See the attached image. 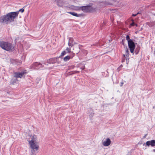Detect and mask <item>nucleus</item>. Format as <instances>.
Listing matches in <instances>:
<instances>
[{
  "label": "nucleus",
  "instance_id": "20e7f679",
  "mask_svg": "<svg viewBox=\"0 0 155 155\" xmlns=\"http://www.w3.org/2000/svg\"><path fill=\"white\" fill-rule=\"evenodd\" d=\"M126 39L127 41L128 47L130 52L134 54V52L136 46L133 40L130 39V36L128 35H127L126 36Z\"/></svg>",
  "mask_w": 155,
  "mask_h": 155
},
{
  "label": "nucleus",
  "instance_id": "0eeeda50",
  "mask_svg": "<svg viewBox=\"0 0 155 155\" xmlns=\"http://www.w3.org/2000/svg\"><path fill=\"white\" fill-rule=\"evenodd\" d=\"M44 66L40 63L35 62L31 65L32 68L38 70L40 68H42Z\"/></svg>",
  "mask_w": 155,
  "mask_h": 155
},
{
  "label": "nucleus",
  "instance_id": "a878e982",
  "mask_svg": "<svg viewBox=\"0 0 155 155\" xmlns=\"http://www.w3.org/2000/svg\"><path fill=\"white\" fill-rule=\"evenodd\" d=\"M128 59V60H129V58H127L126 59V62H127V64L128 63V61L127 60Z\"/></svg>",
  "mask_w": 155,
  "mask_h": 155
},
{
  "label": "nucleus",
  "instance_id": "2eb2a0df",
  "mask_svg": "<svg viewBox=\"0 0 155 155\" xmlns=\"http://www.w3.org/2000/svg\"><path fill=\"white\" fill-rule=\"evenodd\" d=\"M67 13L76 17H80L81 15V14H78L74 12H68Z\"/></svg>",
  "mask_w": 155,
  "mask_h": 155
},
{
  "label": "nucleus",
  "instance_id": "f03ea898",
  "mask_svg": "<svg viewBox=\"0 0 155 155\" xmlns=\"http://www.w3.org/2000/svg\"><path fill=\"white\" fill-rule=\"evenodd\" d=\"M0 46L3 49L7 51H12L15 50L14 47L12 44L8 42L0 41Z\"/></svg>",
  "mask_w": 155,
  "mask_h": 155
},
{
  "label": "nucleus",
  "instance_id": "dca6fc26",
  "mask_svg": "<svg viewBox=\"0 0 155 155\" xmlns=\"http://www.w3.org/2000/svg\"><path fill=\"white\" fill-rule=\"evenodd\" d=\"M17 81H18V80L16 78H12L11 80L10 83L12 84H14Z\"/></svg>",
  "mask_w": 155,
  "mask_h": 155
},
{
  "label": "nucleus",
  "instance_id": "6ab92c4d",
  "mask_svg": "<svg viewBox=\"0 0 155 155\" xmlns=\"http://www.w3.org/2000/svg\"><path fill=\"white\" fill-rule=\"evenodd\" d=\"M140 50V47H137L135 49V52L136 54H137Z\"/></svg>",
  "mask_w": 155,
  "mask_h": 155
},
{
  "label": "nucleus",
  "instance_id": "a211bd4d",
  "mask_svg": "<svg viewBox=\"0 0 155 155\" xmlns=\"http://www.w3.org/2000/svg\"><path fill=\"white\" fill-rule=\"evenodd\" d=\"M104 5L106 6H107L108 5H112L113 4L109 2H104Z\"/></svg>",
  "mask_w": 155,
  "mask_h": 155
},
{
  "label": "nucleus",
  "instance_id": "39448f33",
  "mask_svg": "<svg viewBox=\"0 0 155 155\" xmlns=\"http://www.w3.org/2000/svg\"><path fill=\"white\" fill-rule=\"evenodd\" d=\"M29 143L30 145V147L31 149V153L33 154L36 153L35 151L37 150L39 148L38 145H36L32 140L29 141Z\"/></svg>",
  "mask_w": 155,
  "mask_h": 155
},
{
  "label": "nucleus",
  "instance_id": "f257e3e1",
  "mask_svg": "<svg viewBox=\"0 0 155 155\" xmlns=\"http://www.w3.org/2000/svg\"><path fill=\"white\" fill-rule=\"evenodd\" d=\"M24 11V9L21 8L18 11L9 12L1 16L0 24H8L14 22L15 20L17 18L19 12L23 13Z\"/></svg>",
  "mask_w": 155,
  "mask_h": 155
},
{
  "label": "nucleus",
  "instance_id": "aec40b11",
  "mask_svg": "<svg viewBox=\"0 0 155 155\" xmlns=\"http://www.w3.org/2000/svg\"><path fill=\"white\" fill-rule=\"evenodd\" d=\"M31 140L33 142H34L36 140V137L35 135H34L31 137Z\"/></svg>",
  "mask_w": 155,
  "mask_h": 155
},
{
  "label": "nucleus",
  "instance_id": "4468645a",
  "mask_svg": "<svg viewBox=\"0 0 155 155\" xmlns=\"http://www.w3.org/2000/svg\"><path fill=\"white\" fill-rule=\"evenodd\" d=\"M124 48H125V54H124L123 56L124 57H125V56H126V57H128L129 56V51L128 49L126 46H124Z\"/></svg>",
  "mask_w": 155,
  "mask_h": 155
},
{
  "label": "nucleus",
  "instance_id": "7ed1b4c3",
  "mask_svg": "<svg viewBox=\"0 0 155 155\" xmlns=\"http://www.w3.org/2000/svg\"><path fill=\"white\" fill-rule=\"evenodd\" d=\"M72 8H71L75 10H80L81 9L83 12H87L92 11L93 10L92 7L90 5H87L85 6H83L81 7L75 6L74 5L71 6Z\"/></svg>",
  "mask_w": 155,
  "mask_h": 155
},
{
  "label": "nucleus",
  "instance_id": "5701e85b",
  "mask_svg": "<svg viewBox=\"0 0 155 155\" xmlns=\"http://www.w3.org/2000/svg\"><path fill=\"white\" fill-rule=\"evenodd\" d=\"M126 56H125V57L123 56V57L122 58V59L121 62H125V58L127 57Z\"/></svg>",
  "mask_w": 155,
  "mask_h": 155
},
{
  "label": "nucleus",
  "instance_id": "cd10ccee",
  "mask_svg": "<svg viewBox=\"0 0 155 155\" xmlns=\"http://www.w3.org/2000/svg\"><path fill=\"white\" fill-rule=\"evenodd\" d=\"M93 114H90V116H93Z\"/></svg>",
  "mask_w": 155,
  "mask_h": 155
},
{
  "label": "nucleus",
  "instance_id": "f704fd0d",
  "mask_svg": "<svg viewBox=\"0 0 155 155\" xmlns=\"http://www.w3.org/2000/svg\"><path fill=\"white\" fill-rule=\"evenodd\" d=\"M122 67V65H120V67Z\"/></svg>",
  "mask_w": 155,
  "mask_h": 155
},
{
  "label": "nucleus",
  "instance_id": "473e14b6",
  "mask_svg": "<svg viewBox=\"0 0 155 155\" xmlns=\"http://www.w3.org/2000/svg\"><path fill=\"white\" fill-rule=\"evenodd\" d=\"M153 151L154 152H155V149H154V150H153Z\"/></svg>",
  "mask_w": 155,
  "mask_h": 155
},
{
  "label": "nucleus",
  "instance_id": "1a4fd4ad",
  "mask_svg": "<svg viewBox=\"0 0 155 155\" xmlns=\"http://www.w3.org/2000/svg\"><path fill=\"white\" fill-rule=\"evenodd\" d=\"M60 57H59L51 58L49 60L48 63L50 64H54L56 63H59V61H58V59Z\"/></svg>",
  "mask_w": 155,
  "mask_h": 155
},
{
  "label": "nucleus",
  "instance_id": "c85d7f7f",
  "mask_svg": "<svg viewBox=\"0 0 155 155\" xmlns=\"http://www.w3.org/2000/svg\"><path fill=\"white\" fill-rule=\"evenodd\" d=\"M121 84L120 85V86H122L123 85V83L122 82V83H121Z\"/></svg>",
  "mask_w": 155,
  "mask_h": 155
},
{
  "label": "nucleus",
  "instance_id": "f8f14e48",
  "mask_svg": "<svg viewBox=\"0 0 155 155\" xmlns=\"http://www.w3.org/2000/svg\"><path fill=\"white\" fill-rule=\"evenodd\" d=\"M74 56V54H73L71 55H68L64 58L63 60L64 61H67L69 60L70 59L72 58Z\"/></svg>",
  "mask_w": 155,
  "mask_h": 155
},
{
  "label": "nucleus",
  "instance_id": "bb28decb",
  "mask_svg": "<svg viewBox=\"0 0 155 155\" xmlns=\"http://www.w3.org/2000/svg\"><path fill=\"white\" fill-rule=\"evenodd\" d=\"M137 14H132V16L134 17L135 16H137Z\"/></svg>",
  "mask_w": 155,
  "mask_h": 155
},
{
  "label": "nucleus",
  "instance_id": "7c9ffc66",
  "mask_svg": "<svg viewBox=\"0 0 155 155\" xmlns=\"http://www.w3.org/2000/svg\"><path fill=\"white\" fill-rule=\"evenodd\" d=\"M140 14V13H139V12H138L136 14H137V15L138 14Z\"/></svg>",
  "mask_w": 155,
  "mask_h": 155
},
{
  "label": "nucleus",
  "instance_id": "ddd939ff",
  "mask_svg": "<svg viewBox=\"0 0 155 155\" xmlns=\"http://www.w3.org/2000/svg\"><path fill=\"white\" fill-rule=\"evenodd\" d=\"M57 5L60 7H62L64 4L63 1L62 0H57Z\"/></svg>",
  "mask_w": 155,
  "mask_h": 155
},
{
  "label": "nucleus",
  "instance_id": "9d476101",
  "mask_svg": "<svg viewBox=\"0 0 155 155\" xmlns=\"http://www.w3.org/2000/svg\"><path fill=\"white\" fill-rule=\"evenodd\" d=\"M75 44H76V43L74 41V39L72 38H69L68 45L69 47H72Z\"/></svg>",
  "mask_w": 155,
  "mask_h": 155
},
{
  "label": "nucleus",
  "instance_id": "9b49d317",
  "mask_svg": "<svg viewBox=\"0 0 155 155\" xmlns=\"http://www.w3.org/2000/svg\"><path fill=\"white\" fill-rule=\"evenodd\" d=\"M111 143V140L110 138H107L106 140L102 142L103 145L104 146H109Z\"/></svg>",
  "mask_w": 155,
  "mask_h": 155
},
{
  "label": "nucleus",
  "instance_id": "6e6552de",
  "mask_svg": "<svg viewBox=\"0 0 155 155\" xmlns=\"http://www.w3.org/2000/svg\"><path fill=\"white\" fill-rule=\"evenodd\" d=\"M151 146L152 147H154L155 146V140H152L150 141H148L146 142V144L144 143L143 144V146Z\"/></svg>",
  "mask_w": 155,
  "mask_h": 155
},
{
  "label": "nucleus",
  "instance_id": "423d86ee",
  "mask_svg": "<svg viewBox=\"0 0 155 155\" xmlns=\"http://www.w3.org/2000/svg\"><path fill=\"white\" fill-rule=\"evenodd\" d=\"M27 73V70H25L20 72H15L14 73V77L17 79L18 78H21L25 77V74Z\"/></svg>",
  "mask_w": 155,
  "mask_h": 155
},
{
  "label": "nucleus",
  "instance_id": "f3484780",
  "mask_svg": "<svg viewBox=\"0 0 155 155\" xmlns=\"http://www.w3.org/2000/svg\"><path fill=\"white\" fill-rule=\"evenodd\" d=\"M69 47L68 48V47L66 49H65V51L67 52V53H71L72 54H74L73 52H71V47Z\"/></svg>",
  "mask_w": 155,
  "mask_h": 155
},
{
  "label": "nucleus",
  "instance_id": "72a5a7b5",
  "mask_svg": "<svg viewBox=\"0 0 155 155\" xmlns=\"http://www.w3.org/2000/svg\"><path fill=\"white\" fill-rule=\"evenodd\" d=\"M76 72L78 73L79 72L78 71H76Z\"/></svg>",
  "mask_w": 155,
  "mask_h": 155
},
{
  "label": "nucleus",
  "instance_id": "2f4dec72",
  "mask_svg": "<svg viewBox=\"0 0 155 155\" xmlns=\"http://www.w3.org/2000/svg\"><path fill=\"white\" fill-rule=\"evenodd\" d=\"M74 73H71V74H70V75H71V74H74Z\"/></svg>",
  "mask_w": 155,
  "mask_h": 155
},
{
  "label": "nucleus",
  "instance_id": "c756f323",
  "mask_svg": "<svg viewBox=\"0 0 155 155\" xmlns=\"http://www.w3.org/2000/svg\"><path fill=\"white\" fill-rule=\"evenodd\" d=\"M117 71H119V68H117Z\"/></svg>",
  "mask_w": 155,
  "mask_h": 155
},
{
  "label": "nucleus",
  "instance_id": "b1692460",
  "mask_svg": "<svg viewBox=\"0 0 155 155\" xmlns=\"http://www.w3.org/2000/svg\"><path fill=\"white\" fill-rule=\"evenodd\" d=\"M125 41V39H123L122 40V43L123 44V45L124 46H125V44H124V41Z\"/></svg>",
  "mask_w": 155,
  "mask_h": 155
},
{
  "label": "nucleus",
  "instance_id": "c9c22d12",
  "mask_svg": "<svg viewBox=\"0 0 155 155\" xmlns=\"http://www.w3.org/2000/svg\"><path fill=\"white\" fill-rule=\"evenodd\" d=\"M79 52V51L78 52V53H77H77H78Z\"/></svg>",
  "mask_w": 155,
  "mask_h": 155
},
{
  "label": "nucleus",
  "instance_id": "412c9836",
  "mask_svg": "<svg viewBox=\"0 0 155 155\" xmlns=\"http://www.w3.org/2000/svg\"><path fill=\"white\" fill-rule=\"evenodd\" d=\"M67 52L66 51H64L61 52L60 56H61V57L63 56L64 55H65L67 54Z\"/></svg>",
  "mask_w": 155,
  "mask_h": 155
},
{
  "label": "nucleus",
  "instance_id": "393cba45",
  "mask_svg": "<svg viewBox=\"0 0 155 155\" xmlns=\"http://www.w3.org/2000/svg\"><path fill=\"white\" fill-rule=\"evenodd\" d=\"M15 61L13 59H12L11 60V62L12 64H13L15 63Z\"/></svg>",
  "mask_w": 155,
  "mask_h": 155
},
{
  "label": "nucleus",
  "instance_id": "4be33fe9",
  "mask_svg": "<svg viewBox=\"0 0 155 155\" xmlns=\"http://www.w3.org/2000/svg\"><path fill=\"white\" fill-rule=\"evenodd\" d=\"M130 25L131 26H134L135 25H136V26H137V25L135 24L133 20H132V22L130 24Z\"/></svg>",
  "mask_w": 155,
  "mask_h": 155
}]
</instances>
